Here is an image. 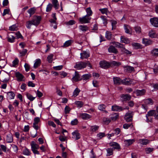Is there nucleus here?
<instances>
[{
    "label": "nucleus",
    "instance_id": "57",
    "mask_svg": "<svg viewBox=\"0 0 158 158\" xmlns=\"http://www.w3.org/2000/svg\"><path fill=\"white\" fill-rule=\"evenodd\" d=\"M144 102L146 105L149 104H152L153 103L152 100L151 98H148L146 99L144 101Z\"/></svg>",
    "mask_w": 158,
    "mask_h": 158
},
{
    "label": "nucleus",
    "instance_id": "42",
    "mask_svg": "<svg viewBox=\"0 0 158 158\" xmlns=\"http://www.w3.org/2000/svg\"><path fill=\"white\" fill-rule=\"evenodd\" d=\"M73 41L72 40H69L66 41L64 43V45L63 46L65 47H68L72 43H73Z\"/></svg>",
    "mask_w": 158,
    "mask_h": 158
},
{
    "label": "nucleus",
    "instance_id": "36",
    "mask_svg": "<svg viewBox=\"0 0 158 158\" xmlns=\"http://www.w3.org/2000/svg\"><path fill=\"white\" fill-rule=\"evenodd\" d=\"M80 30L84 32H85L88 30V27L85 25H80L79 26Z\"/></svg>",
    "mask_w": 158,
    "mask_h": 158
},
{
    "label": "nucleus",
    "instance_id": "51",
    "mask_svg": "<svg viewBox=\"0 0 158 158\" xmlns=\"http://www.w3.org/2000/svg\"><path fill=\"white\" fill-rule=\"evenodd\" d=\"M86 11L87 13V14L86 15L89 17L90 16L92 15V12L90 7L87 8L86 9Z\"/></svg>",
    "mask_w": 158,
    "mask_h": 158
},
{
    "label": "nucleus",
    "instance_id": "10",
    "mask_svg": "<svg viewBox=\"0 0 158 158\" xmlns=\"http://www.w3.org/2000/svg\"><path fill=\"white\" fill-rule=\"evenodd\" d=\"M111 109L112 110L114 111H122L124 110V108H123L121 106L115 105L112 106Z\"/></svg>",
    "mask_w": 158,
    "mask_h": 158
},
{
    "label": "nucleus",
    "instance_id": "63",
    "mask_svg": "<svg viewBox=\"0 0 158 158\" xmlns=\"http://www.w3.org/2000/svg\"><path fill=\"white\" fill-rule=\"evenodd\" d=\"M135 30L136 33H140L141 32V28L138 26L135 27Z\"/></svg>",
    "mask_w": 158,
    "mask_h": 158
},
{
    "label": "nucleus",
    "instance_id": "61",
    "mask_svg": "<svg viewBox=\"0 0 158 158\" xmlns=\"http://www.w3.org/2000/svg\"><path fill=\"white\" fill-rule=\"evenodd\" d=\"M106 106L104 104H101L100 105L98 106V109L101 111H103V110L106 108Z\"/></svg>",
    "mask_w": 158,
    "mask_h": 158
},
{
    "label": "nucleus",
    "instance_id": "3",
    "mask_svg": "<svg viewBox=\"0 0 158 158\" xmlns=\"http://www.w3.org/2000/svg\"><path fill=\"white\" fill-rule=\"evenodd\" d=\"M91 18L86 15L82 17L79 19V21L81 23H87L90 22Z\"/></svg>",
    "mask_w": 158,
    "mask_h": 158
},
{
    "label": "nucleus",
    "instance_id": "7",
    "mask_svg": "<svg viewBox=\"0 0 158 158\" xmlns=\"http://www.w3.org/2000/svg\"><path fill=\"white\" fill-rule=\"evenodd\" d=\"M80 58L81 59H87L89 56V51H84L80 53Z\"/></svg>",
    "mask_w": 158,
    "mask_h": 158
},
{
    "label": "nucleus",
    "instance_id": "26",
    "mask_svg": "<svg viewBox=\"0 0 158 158\" xmlns=\"http://www.w3.org/2000/svg\"><path fill=\"white\" fill-rule=\"evenodd\" d=\"M52 3L53 6L55 9H57L59 7V5L57 0H52Z\"/></svg>",
    "mask_w": 158,
    "mask_h": 158
},
{
    "label": "nucleus",
    "instance_id": "2",
    "mask_svg": "<svg viewBox=\"0 0 158 158\" xmlns=\"http://www.w3.org/2000/svg\"><path fill=\"white\" fill-rule=\"evenodd\" d=\"M87 64V62L82 61L78 62L76 63L74 68L78 70L81 69L86 67Z\"/></svg>",
    "mask_w": 158,
    "mask_h": 158
},
{
    "label": "nucleus",
    "instance_id": "25",
    "mask_svg": "<svg viewBox=\"0 0 158 158\" xmlns=\"http://www.w3.org/2000/svg\"><path fill=\"white\" fill-rule=\"evenodd\" d=\"M121 42L125 43V44H128L130 43V41L129 39L124 36H122L121 37Z\"/></svg>",
    "mask_w": 158,
    "mask_h": 158
},
{
    "label": "nucleus",
    "instance_id": "9",
    "mask_svg": "<svg viewBox=\"0 0 158 158\" xmlns=\"http://www.w3.org/2000/svg\"><path fill=\"white\" fill-rule=\"evenodd\" d=\"M15 75L17 78V81H23V79L24 78V76L19 72L15 73Z\"/></svg>",
    "mask_w": 158,
    "mask_h": 158
},
{
    "label": "nucleus",
    "instance_id": "30",
    "mask_svg": "<svg viewBox=\"0 0 158 158\" xmlns=\"http://www.w3.org/2000/svg\"><path fill=\"white\" fill-rule=\"evenodd\" d=\"M31 149H38L39 148V145L36 144L34 141H32L31 143Z\"/></svg>",
    "mask_w": 158,
    "mask_h": 158
},
{
    "label": "nucleus",
    "instance_id": "24",
    "mask_svg": "<svg viewBox=\"0 0 158 158\" xmlns=\"http://www.w3.org/2000/svg\"><path fill=\"white\" fill-rule=\"evenodd\" d=\"M124 70L126 72H131L134 70L133 67L130 66H125L123 67Z\"/></svg>",
    "mask_w": 158,
    "mask_h": 158
},
{
    "label": "nucleus",
    "instance_id": "41",
    "mask_svg": "<svg viewBox=\"0 0 158 158\" xmlns=\"http://www.w3.org/2000/svg\"><path fill=\"white\" fill-rule=\"evenodd\" d=\"M41 64V60L40 59H38L36 60L34 65V67L35 68H37Z\"/></svg>",
    "mask_w": 158,
    "mask_h": 158
},
{
    "label": "nucleus",
    "instance_id": "48",
    "mask_svg": "<svg viewBox=\"0 0 158 158\" xmlns=\"http://www.w3.org/2000/svg\"><path fill=\"white\" fill-rule=\"evenodd\" d=\"M82 77L83 80H86L89 79L91 77V76L90 74H85L83 75Z\"/></svg>",
    "mask_w": 158,
    "mask_h": 158
},
{
    "label": "nucleus",
    "instance_id": "34",
    "mask_svg": "<svg viewBox=\"0 0 158 158\" xmlns=\"http://www.w3.org/2000/svg\"><path fill=\"white\" fill-rule=\"evenodd\" d=\"M134 142L135 140L134 139H126L124 141L125 144L127 146L131 144Z\"/></svg>",
    "mask_w": 158,
    "mask_h": 158
},
{
    "label": "nucleus",
    "instance_id": "29",
    "mask_svg": "<svg viewBox=\"0 0 158 158\" xmlns=\"http://www.w3.org/2000/svg\"><path fill=\"white\" fill-rule=\"evenodd\" d=\"M151 54L152 56L157 57L158 56V48H153L151 52Z\"/></svg>",
    "mask_w": 158,
    "mask_h": 158
},
{
    "label": "nucleus",
    "instance_id": "22",
    "mask_svg": "<svg viewBox=\"0 0 158 158\" xmlns=\"http://www.w3.org/2000/svg\"><path fill=\"white\" fill-rule=\"evenodd\" d=\"M123 82H122V84H123L126 85H129L132 84V80H130V79H127L126 78L124 80H122Z\"/></svg>",
    "mask_w": 158,
    "mask_h": 158
},
{
    "label": "nucleus",
    "instance_id": "38",
    "mask_svg": "<svg viewBox=\"0 0 158 158\" xmlns=\"http://www.w3.org/2000/svg\"><path fill=\"white\" fill-rule=\"evenodd\" d=\"M124 28L125 30V32L127 34L130 33V30H131V28L130 26L127 25H124Z\"/></svg>",
    "mask_w": 158,
    "mask_h": 158
},
{
    "label": "nucleus",
    "instance_id": "5",
    "mask_svg": "<svg viewBox=\"0 0 158 158\" xmlns=\"http://www.w3.org/2000/svg\"><path fill=\"white\" fill-rule=\"evenodd\" d=\"M100 67L104 69H107L110 67V63L106 61H101L99 63Z\"/></svg>",
    "mask_w": 158,
    "mask_h": 158
},
{
    "label": "nucleus",
    "instance_id": "6",
    "mask_svg": "<svg viewBox=\"0 0 158 158\" xmlns=\"http://www.w3.org/2000/svg\"><path fill=\"white\" fill-rule=\"evenodd\" d=\"M150 21L152 25L155 27H158V18L154 17L151 18Z\"/></svg>",
    "mask_w": 158,
    "mask_h": 158
},
{
    "label": "nucleus",
    "instance_id": "55",
    "mask_svg": "<svg viewBox=\"0 0 158 158\" xmlns=\"http://www.w3.org/2000/svg\"><path fill=\"white\" fill-rule=\"evenodd\" d=\"M99 127V126L96 125L91 126L90 127V129L93 132L95 131L98 129Z\"/></svg>",
    "mask_w": 158,
    "mask_h": 158
},
{
    "label": "nucleus",
    "instance_id": "53",
    "mask_svg": "<svg viewBox=\"0 0 158 158\" xmlns=\"http://www.w3.org/2000/svg\"><path fill=\"white\" fill-rule=\"evenodd\" d=\"M75 104L78 107H81L83 105V102L80 101H77L75 102Z\"/></svg>",
    "mask_w": 158,
    "mask_h": 158
},
{
    "label": "nucleus",
    "instance_id": "45",
    "mask_svg": "<svg viewBox=\"0 0 158 158\" xmlns=\"http://www.w3.org/2000/svg\"><path fill=\"white\" fill-rule=\"evenodd\" d=\"M105 36L107 39L108 40H110L112 37V34L111 32L108 31H106Z\"/></svg>",
    "mask_w": 158,
    "mask_h": 158
},
{
    "label": "nucleus",
    "instance_id": "39",
    "mask_svg": "<svg viewBox=\"0 0 158 158\" xmlns=\"http://www.w3.org/2000/svg\"><path fill=\"white\" fill-rule=\"evenodd\" d=\"M155 114L156 113L155 110H151L148 112L147 114L146 115V117H147V116L151 117L153 116L154 115H155Z\"/></svg>",
    "mask_w": 158,
    "mask_h": 158
},
{
    "label": "nucleus",
    "instance_id": "18",
    "mask_svg": "<svg viewBox=\"0 0 158 158\" xmlns=\"http://www.w3.org/2000/svg\"><path fill=\"white\" fill-rule=\"evenodd\" d=\"M81 118L84 120H87L91 118V116L86 113H81L80 114Z\"/></svg>",
    "mask_w": 158,
    "mask_h": 158
},
{
    "label": "nucleus",
    "instance_id": "12",
    "mask_svg": "<svg viewBox=\"0 0 158 158\" xmlns=\"http://www.w3.org/2000/svg\"><path fill=\"white\" fill-rule=\"evenodd\" d=\"M108 51L110 53L117 54L118 52L117 49L115 47L112 46H110L108 49Z\"/></svg>",
    "mask_w": 158,
    "mask_h": 158
},
{
    "label": "nucleus",
    "instance_id": "17",
    "mask_svg": "<svg viewBox=\"0 0 158 158\" xmlns=\"http://www.w3.org/2000/svg\"><path fill=\"white\" fill-rule=\"evenodd\" d=\"M120 50L123 54L129 55L130 56H131L132 54L131 52L126 49L124 46L122 49H120Z\"/></svg>",
    "mask_w": 158,
    "mask_h": 158
},
{
    "label": "nucleus",
    "instance_id": "59",
    "mask_svg": "<svg viewBox=\"0 0 158 158\" xmlns=\"http://www.w3.org/2000/svg\"><path fill=\"white\" fill-rule=\"evenodd\" d=\"M27 98L31 101H32L35 98V97H33L31 94L29 93H27Z\"/></svg>",
    "mask_w": 158,
    "mask_h": 158
},
{
    "label": "nucleus",
    "instance_id": "19",
    "mask_svg": "<svg viewBox=\"0 0 158 158\" xmlns=\"http://www.w3.org/2000/svg\"><path fill=\"white\" fill-rule=\"evenodd\" d=\"M15 96V94L13 91H10L7 93V98L10 99H13Z\"/></svg>",
    "mask_w": 158,
    "mask_h": 158
},
{
    "label": "nucleus",
    "instance_id": "62",
    "mask_svg": "<svg viewBox=\"0 0 158 158\" xmlns=\"http://www.w3.org/2000/svg\"><path fill=\"white\" fill-rule=\"evenodd\" d=\"M133 46L135 47L136 48H140L141 46L140 44L138 43H135L132 44Z\"/></svg>",
    "mask_w": 158,
    "mask_h": 158
},
{
    "label": "nucleus",
    "instance_id": "58",
    "mask_svg": "<svg viewBox=\"0 0 158 158\" xmlns=\"http://www.w3.org/2000/svg\"><path fill=\"white\" fill-rule=\"evenodd\" d=\"M53 54H51L48 56L47 57L48 61L49 63H51L52 61L53 57Z\"/></svg>",
    "mask_w": 158,
    "mask_h": 158
},
{
    "label": "nucleus",
    "instance_id": "27",
    "mask_svg": "<svg viewBox=\"0 0 158 158\" xmlns=\"http://www.w3.org/2000/svg\"><path fill=\"white\" fill-rule=\"evenodd\" d=\"M110 67L118 66L121 65V63L119 62L113 61L110 63Z\"/></svg>",
    "mask_w": 158,
    "mask_h": 158
},
{
    "label": "nucleus",
    "instance_id": "23",
    "mask_svg": "<svg viewBox=\"0 0 158 158\" xmlns=\"http://www.w3.org/2000/svg\"><path fill=\"white\" fill-rule=\"evenodd\" d=\"M143 43L145 45L147 46L152 44V41L150 40L143 38L142 40Z\"/></svg>",
    "mask_w": 158,
    "mask_h": 158
},
{
    "label": "nucleus",
    "instance_id": "8",
    "mask_svg": "<svg viewBox=\"0 0 158 158\" xmlns=\"http://www.w3.org/2000/svg\"><path fill=\"white\" fill-rule=\"evenodd\" d=\"M133 116L131 113H127L125 114L124 118L127 122H131L132 120Z\"/></svg>",
    "mask_w": 158,
    "mask_h": 158
},
{
    "label": "nucleus",
    "instance_id": "32",
    "mask_svg": "<svg viewBox=\"0 0 158 158\" xmlns=\"http://www.w3.org/2000/svg\"><path fill=\"white\" fill-rule=\"evenodd\" d=\"M149 36L152 38H155L157 37V35L154 31L151 30L149 31Z\"/></svg>",
    "mask_w": 158,
    "mask_h": 158
},
{
    "label": "nucleus",
    "instance_id": "56",
    "mask_svg": "<svg viewBox=\"0 0 158 158\" xmlns=\"http://www.w3.org/2000/svg\"><path fill=\"white\" fill-rule=\"evenodd\" d=\"M154 150L153 148H147L145 149V151L147 154H149Z\"/></svg>",
    "mask_w": 158,
    "mask_h": 158
},
{
    "label": "nucleus",
    "instance_id": "33",
    "mask_svg": "<svg viewBox=\"0 0 158 158\" xmlns=\"http://www.w3.org/2000/svg\"><path fill=\"white\" fill-rule=\"evenodd\" d=\"M35 10L36 9L35 7L31 8L27 10L28 12L30 14V17L35 13Z\"/></svg>",
    "mask_w": 158,
    "mask_h": 158
},
{
    "label": "nucleus",
    "instance_id": "15",
    "mask_svg": "<svg viewBox=\"0 0 158 158\" xmlns=\"http://www.w3.org/2000/svg\"><path fill=\"white\" fill-rule=\"evenodd\" d=\"M150 142V140L147 139H140L139 140V143L142 145H146L149 143Z\"/></svg>",
    "mask_w": 158,
    "mask_h": 158
},
{
    "label": "nucleus",
    "instance_id": "13",
    "mask_svg": "<svg viewBox=\"0 0 158 158\" xmlns=\"http://www.w3.org/2000/svg\"><path fill=\"white\" fill-rule=\"evenodd\" d=\"M82 78H80V74L76 71L75 72V75L72 78L73 81H77L82 80Z\"/></svg>",
    "mask_w": 158,
    "mask_h": 158
},
{
    "label": "nucleus",
    "instance_id": "43",
    "mask_svg": "<svg viewBox=\"0 0 158 158\" xmlns=\"http://www.w3.org/2000/svg\"><path fill=\"white\" fill-rule=\"evenodd\" d=\"M107 156H110L112 155L113 154V148H108L106 149Z\"/></svg>",
    "mask_w": 158,
    "mask_h": 158
},
{
    "label": "nucleus",
    "instance_id": "1",
    "mask_svg": "<svg viewBox=\"0 0 158 158\" xmlns=\"http://www.w3.org/2000/svg\"><path fill=\"white\" fill-rule=\"evenodd\" d=\"M41 17L40 16H34L33 19L26 22V26L28 29H30L32 25L37 26L40 23Z\"/></svg>",
    "mask_w": 158,
    "mask_h": 158
},
{
    "label": "nucleus",
    "instance_id": "35",
    "mask_svg": "<svg viewBox=\"0 0 158 158\" xmlns=\"http://www.w3.org/2000/svg\"><path fill=\"white\" fill-rule=\"evenodd\" d=\"M99 10L101 11V13L102 14H105L106 15H107L108 13H110V12L107 8L100 9H99Z\"/></svg>",
    "mask_w": 158,
    "mask_h": 158
},
{
    "label": "nucleus",
    "instance_id": "28",
    "mask_svg": "<svg viewBox=\"0 0 158 158\" xmlns=\"http://www.w3.org/2000/svg\"><path fill=\"white\" fill-rule=\"evenodd\" d=\"M13 137L11 133L8 134L6 136V141L7 143H10L13 141Z\"/></svg>",
    "mask_w": 158,
    "mask_h": 158
},
{
    "label": "nucleus",
    "instance_id": "37",
    "mask_svg": "<svg viewBox=\"0 0 158 158\" xmlns=\"http://www.w3.org/2000/svg\"><path fill=\"white\" fill-rule=\"evenodd\" d=\"M56 20L54 19H51L49 21L52 24V26H53V28L56 29L57 28V26L56 25Z\"/></svg>",
    "mask_w": 158,
    "mask_h": 158
},
{
    "label": "nucleus",
    "instance_id": "49",
    "mask_svg": "<svg viewBox=\"0 0 158 158\" xmlns=\"http://www.w3.org/2000/svg\"><path fill=\"white\" fill-rule=\"evenodd\" d=\"M17 29V27L15 25H13L9 28V30L11 31H16Z\"/></svg>",
    "mask_w": 158,
    "mask_h": 158
},
{
    "label": "nucleus",
    "instance_id": "52",
    "mask_svg": "<svg viewBox=\"0 0 158 158\" xmlns=\"http://www.w3.org/2000/svg\"><path fill=\"white\" fill-rule=\"evenodd\" d=\"M111 22V25L112 26V29H115L116 28V25L117 23V22L115 20H111L110 21Z\"/></svg>",
    "mask_w": 158,
    "mask_h": 158
},
{
    "label": "nucleus",
    "instance_id": "46",
    "mask_svg": "<svg viewBox=\"0 0 158 158\" xmlns=\"http://www.w3.org/2000/svg\"><path fill=\"white\" fill-rule=\"evenodd\" d=\"M103 21V23L104 25L106 26L107 23V20L106 17L104 16H102L100 17Z\"/></svg>",
    "mask_w": 158,
    "mask_h": 158
},
{
    "label": "nucleus",
    "instance_id": "54",
    "mask_svg": "<svg viewBox=\"0 0 158 158\" xmlns=\"http://www.w3.org/2000/svg\"><path fill=\"white\" fill-rule=\"evenodd\" d=\"M80 92V90L77 88H76L73 92V95L75 97L77 96Z\"/></svg>",
    "mask_w": 158,
    "mask_h": 158
},
{
    "label": "nucleus",
    "instance_id": "11",
    "mask_svg": "<svg viewBox=\"0 0 158 158\" xmlns=\"http://www.w3.org/2000/svg\"><path fill=\"white\" fill-rule=\"evenodd\" d=\"M13 33L12 32L9 33L7 36V40L10 43H13L15 41V37L13 35Z\"/></svg>",
    "mask_w": 158,
    "mask_h": 158
},
{
    "label": "nucleus",
    "instance_id": "64",
    "mask_svg": "<svg viewBox=\"0 0 158 158\" xmlns=\"http://www.w3.org/2000/svg\"><path fill=\"white\" fill-rule=\"evenodd\" d=\"M151 86H152L155 90H157L158 89V84L152 83L151 84Z\"/></svg>",
    "mask_w": 158,
    "mask_h": 158
},
{
    "label": "nucleus",
    "instance_id": "21",
    "mask_svg": "<svg viewBox=\"0 0 158 158\" xmlns=\"http://www.w3.org/2000/svg\"><path fill=\"white\" fill-rule=\"evenodd\" d=\"M72 138L76 140H77L80 138V134L77 131H75L72 133Z\"/></svg>",
    "mask_w": 158,
    "mask_h": 158
},
{
    "label": "nucleus",
    "instance_id": "14",
    "mask_svg": "<svg viewBox=\"0 0 158 158\" xmlns=\"http://www.w3.org/2000/svg\"><path fill=\"white\" fill-rule=\"evenodd\" d=\"M110 145L111 147H113L112 148L113 149H120V147L119 145L117 143L114 142H112L110 143Z\"/></svg>",
    "mask_w": 158,
    "mask_h": 158
},
{
    "label": "nucleus",
    "instance_id": "4",
    "mask_svg": "<svg viewBox=\"0 0 158 158\" xmlns=\"http://www.w3.org/2000/svg\"><path fill=\"white\" fill-rule=\"evenodd\" d=\"M121 99L122 102H126L131 99V96L128 94H122L120 95Z\"/></svg>",
    "mask_w": 158,
    "mask_h": 158
},
{
    "label": "nucleus",
    "instance_id": "44",
    "mask_svg": "<svg viewBox=\"0 0 158 158\" xmlns=\"http://www.w3.org/2000/svg\"><path fill=\"white\" fill-rule=\"evenodd\" d=\"M23 154L27 156L30 155L31 154L29 150L27 148H26L23 150Z\"/></svg>",
    "mask_w": 158,
    "mask_h": 158
},
{
    "label": "nucleus",
    "instance_id": "20",
    "mask_svg": "<svg viewBox=\"0 0 158 158\" xmlns=\"http://www.w3.org/2000/svg\"><path fill=\"white\" fill-rule=\"evenodd\" d=\"M134 93H135L137 96H142L145 94V90L144 89L141 90L137 89Z\"/></svg>",
    "mask_w": 158,
    "mask_h": 158
},
{
    "label": "nucleus",
    "instance_id": "47",
    "mask_svg": "<svg viewBox=\"0 0 158 158\" xmlns=\"http://www.w3.org/2000/svg\"><path fill=\"white\" fill-rule=\"evenodd\" d=\"M110 121V119L104 117L103 118V122L105 124H108Z\"/></svg>",
    "mask_w": 158,
    "mask_h": 158
},
{
    "label": "nucleus",
    "instance_id": "50",
    "mask_svg": "<svg viewBox=\"0 0 158 158\" xmlns=\"http://www.w3.org/2000/svg\"><path fill=\"white\" fill-rule=\"evenodd\" d=\"M52 7L53 5L52 4L50 3H49L48 5L47 6L46 9V11L47 12L50 11L51 10Z\"/></svg>",
    "mask_w": 158,
    "mask_h": 158
},
{
    "label": "nucleus",
    "instance_id": "31",
    "mask_svg": "<svg viewBox=\"0 0 158 158\" xmlns=\"http://www.w3.org/2000/svg\"><path fill=\"white\" fill-rule=\"evenodd\" d=\"M111 44L115 45L116 47L120 48V49H122V48H123V44L118 42L114 41L112 42Z\"/></svg>",
    "mask_w": 158,
    "mask_h": 158
},
{
    "label": "nucleus",
    "instance_id": "16",
    "mask_svg": "<svg viewBox=\"0 0 158 158\" xmlns=\"http://www.w3.org/2000/svg\"><path fill=\"white\" fill-rule=\"evenodd\" d=\"M113 81L114 84L115 85H120L122 84V82H123L122 80L120 79L119 77H114Z\"/></svg>",
    "mask_w": 158,
    "mask_h": 158
},
{
    "label": "nucleus",
    "instance_id": "40",
    "mask_svg": "<svg viewBox=\"0 0 158 158\" xmlns=\"http://www.w3.org/2000/svg\"><path fill=\"white\" fill-rule=\"evenodd\" d=\"M111 119L112 120H116L118 117V114L117 113H113L111 115Z\"/></svg>",
    "mask_w": 158,
    "mask_h": 158
},
{
    "label": "nucleus",
    "instance_id": "60",
    "mask_svg": "<svg viewBox=\"0 0 158 158\" xmlns=\"http://www.w3.org/2000/svg\"><path fill=\"white\" fill-rule=\"evenodd\" d=\"M27 52V50L26 49H23L22 51L19 52V53L21 56H24Z\"/></svg>",
    "mask_w": 158,
    "mask_h": 158
}]
</instances>
